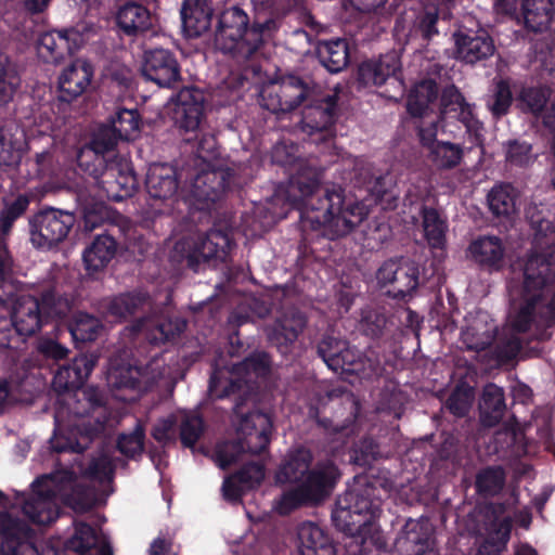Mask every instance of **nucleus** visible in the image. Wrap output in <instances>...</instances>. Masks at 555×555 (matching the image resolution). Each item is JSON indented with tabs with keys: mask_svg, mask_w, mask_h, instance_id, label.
<instances>
[{
	"mask_svg": "<svg viewBox=\"0 0 555 555\" xmlns=\"http://www.w3.org/2000/svg\"><path fill=\"white\" fill-rule=\"evenodd\" d=\"M218 377L209 378V391L218 399L234 396L233 423L236 439L223 440L215 448V459L219 467L227 469L244 454H261L267 451L273 428L268 413L256 408L257 393L242 379H229L221 391Z\"/></svg>",
	"mask_w": 555,
	"mask_h": 555,
	"instance_id": "obj_3",
	"label": "nucleus"
},
{
	"mask_svg": "<svg viewBox=\"0 0 555 555\" xmlns=\"http://www.w3.org/2000/svg\"><path fill=\"white\" fill-rule=\"evenodd\" d=\"M31 197L26 194H17L12 197H3L0 208V233L3 236L11 234L14 223L28 210Z\"/></svg>",
	"mask_w": 555,
	"mask_h": 555,
	"instance_id": "obj_47",
	"label": "nucleus"
},
{
	"mask_svg": "<svg viewBox=\"0 0 555 555\" xmlns=\"http://www.w3.org/2000/svg\"><path fill=\"white\" fill-rule=\"evenodd\" d=\"M308 92V86L300 77L289 76L287 80L280 86L276 105H267V108L272 112L294 111L307 100Z\"/></svg>",
	"mask_w": 555,
	"mask_h": 555,
	"instance_id": "obj_43",
	"label": "nucleus"
},
{
	"mask_svg": "<svg viewBox=\"0 0 555 555\" xmlns=\"http://www.w3.org/2000/svg\"><path fill=\"white\" fill-rule=\"evenodd\" d=\"M340 477L339 467L333 460L327 459L317 462L302 483L314 499V502L318 503L332 493Z\"/></svg>",
	"mask_w": 555,
	"mask_h": 555,
	"instance_id": "obj_29",
	"label": "nucleus"
},
{
	"mask_svg": "<svg viewBox=\"0 0 555 555\" xmlns=\"http://www.w3.org/2000/svg\"><path fill=\"white\" fill-rule=\"evenodd\" d=\"M152 326L151 340L164 344L180 336L186 327V321L180 318H159Z\"/></svg>",
	"mask_w": 555,
	"mask_h": 555,
	"instance_id": "obj_60",
	"label": "nucleus"
},
{
	"mask_svg": "<svg viewBox=\"0 0 555 555\" xmlns=\"http://www.w3.org/2000/svg\"><path fill=\"white\" fill-rule=\"evenodd\" d=\"M75 222L73 212L44 207L28 220L30 242L36 248L52 249L66 240Z\"/></svg>",
	"mask_w": 555,
	"mask_h": 555,
	"instance_id": "obj_10",
	"label": "nucleus"
},
{
	"mask_svg": "<svg viewBox=\"0 0 555 555\" xmlns=\"http://www.w3.org/2000/svg\"><path fill=\"white\" fill-rule=\"evenodd\" d=\"M102 328L99 318L83 311L75 312L67 323V330L75 343L94 341Z\"/></svg>",
	"mask_w": 555,
	"mask_h": 555,
	"instance_id": "obj_45",
	"label": "nucleus"
},
{
	"mask_svg": "<svg viewBox=\"0 0 555 555\" xmlns=\"http://www.w3.org/2000/svg\"><path fill=\"white\" fill-rule=\"evenodd\" d=\"M317 353L334 372L360 370L361 353L349 341L332 333H325L317 345Z\"/></svg>",
	"mask_w": 555,
	"mask_h": 555,
	"instance_id": "obj_19",
	"label": "nucleus"
},
{
	"mask_svg": "<svg viewBox=\"0 0 555 555\" xmlns=\"http://www.w3.org/2000/svg\"><path fill=\"white\" fill-rule=\"evenodd\" d=\"M212 14L210 0H184L181 20L185 35L190 38H197L209 30Z\"/></svg>",
	"mask_w": 555,
	"mask_h": 555,
	"instance_id": "obj_32",
	"label": "nucleus"
},
{
	"mask_svg": "<svg viewBox=\"0 0 555 555\" xmlns=\"http://www.w3.org/2000/svg\"><path fill=\"white\" fill-rule=\"evenodd\" d=\"M507 330L498 333L494 356L503 363L516 359L525 334L535 324L555 325V228L541 222L531 248L514 264Z\"/></svg>",
	"mask_w": 555,
	"mask_h": 555,
	"instance_id": "obj_1",
	"label": "nucleus"
},
{
	"mask_svg": "<svg viewBox=\"0 0 555 555\" xmlns=\"http://www.w3.org/2000/svg\"><path fill=\"white\" fill-rule=\"evenodd\" d=\"M23 143L9 129L0 128V167L15 170L22 159Z\"/></svg>",
	"mask_w": 555,
	"mask_h": 555,
	"instance_id": "obj_57",
	"label": "nucleus"
},
{
	"mask_svg": "<svg viewBox=\"0 0 555 555\" xmlns=\"http://www.w3.org/2000/svg\"><path fill=\"white\" fill-rule=\"evenodd\" d=\"M117 251V242L111 234L103 233L94 237L85 249L82 260L89 273L100 272L107 267Z\"/></svg>",
	"mask_w": 555,
	"mask_h": 555,
	"instance_id": "obj_38",
	"label": "nucleus"
},
{
	"mask_svg": "<svg viewBox=\"0 0 555 555\" xmlns=\"http://www.w3.org/2000/svg\"><path fill=\"white\" fill-rule=\"evenodd\" d=\"M456 60L475 65L487 61L495 52L493 38L486 30L455 31L453 34Z\"/></svg>",
	"mask_w": 555,
	"mask_h": 555,
	"instance_id": "obj_24",
	"label": "nucleus"
},
{
	"mask_svg": "<svg viewBox=\"0 0 555 555\" xmlns=\"http://www.w3.org/2000/svg\"><path fill=\"white\" fill-rule=\"evenodd\" d=\"M172 100L171 119L175 127L184 137L196 134L205 118L206 96L203 90L194 86L183 87Z\"/></svg>",
	"mask_w": 555,
	"mask_h": 555,
	"instance_id": "obj_14",
	"label": "nucleus"
},
{
	"mask_svg": "<svg viewBox=\"0 0 555 555\" xmlns=\"http://www.w3.org/2000/svg\"><path fill=\"white\" fill-rule=\"evenodd\" d=\"M354 486L340 495L332 512L335 528L350 537H363L382 513V501L376 495V488L365 478L357 477Z\"/></svg>",
	"mask_w": 555,
	"mask_h": 555,
	"instance_id": "obj_7",
	"label": "nucleus"
},
{
	"mask_svg": "<svg viewBox=\"0 0 555 555\" xmlns=\"http://www.w3.org/2000/svg\"><path fill=\"white\" fill-rule=\"evenodd\" d=\"M431 529L427 520H406L398 545L404 555H431L433 539Z\"/></svg>",
	"mask_w": 555,
	"mask_h": 555,
	"instance_id": "obj_31",
	"label": "nucleus"
},
{
	"mask_svg": "<svg viewBox=\"0 0 555 555\" xmlns=\"http://www.w3.org/2000/svg\"><path fill=\"white\" fill-rule=\"evenodd\" d=\"M496 336L498 326L495 324L476 321L462 332V341L468 350L479 352L492 346Z\"/></svg>",
	"mask_w": 555,
	"mask_h": 555,
	"instance_id": "obj_51",
	"label": "nucleus"
},
{
	"mask_svg": "<svg viewBox=\"0 0 555 555\" xmlns=\"http://www.w3.org/2000/svg\"><path fill=\"white\" fill-rule=\"evenodd\" d=\"M189 251L185 255L186 267L194 272H198L202 263L210 260L224 261L231 248V238L229 234L219 229H210L202 234L189 245Z\"/></svg>",
	"mask_w": 555,
	"mask_h": 555,
	"instance_id": "obj_18",
	"label": "nucleus"
},
{
	"mask_svg": "<svg viewBox=\"0 0 555 555\" xmlns=\"http://www.w3.org/2000/svg\"><path fill=\"white\" fill-rule=\"evenodd\" d=\"M308 324L305 312L297 308L285 310L268 330V339L282 354H287Z\"/></svg>",
	"mask_w": 555,
	"mask_h": 555,
	"instance_id": "obj_23",
	"label": "nucleus"
},
{
	"mask_svg": "<svg viewBox=\"0 0 555 555\" xmlns=\"http://www.w3.org/2000/svg\"><path fill=\"white\" fill-rule=\"evenodd\" d=\"M93 74V66L88 61H73L59 77V100L70 103L80 96L91 85Z\"/></svg>",
	"mask_w": 555,
	"mask_h": 555,
	"instance_id": "obj_25",
	"label": "nucleus"
},
{
	"mask_svg": "<svg viewBox=\"0 0 555 555\" xmlns=\"http://www.w3.org/2000/svg\"><path fill=\"white\" fill-rule=\"evenodd\" d=\"M53 483L52 475H42L31 483L33 495L22 506L23 514L31 524L47 526L59 517L57 490Z\"/></svg>",
	"mask_w": 555,
	"mask_h": 555,
	"instance_id": "obj_15",
	"label": "nucleus"
},
{
	"mask_svg": "<svg viewBox=\"0 0 555 555\" xmlns=\"http://www.w3.org/2000/svg\"><path fill=\"white\" fill-rule=\"evenodd\" d=\"M82 395L83 403L78 399L68 408L69 413L77 420L68 424L65 433L55 417V429L50 439V447L56 453H82L106 429L109 414L102 399L90 391H83Z\"/></svg>",
	"mask_w": 555,
	"mask_h": 555,
	"instance_id": "obj_5",
	"label": "nucleus"
},
{
	"mask_svg": "<svg viewBox=\"0 0 555 555\" xmlns=\"http://www.w3.org/2000/svg\"><path fill=\"white\" fill-rule=\"evenodd\" d=\"M162 376L159 360L156 358L150 360L145 365L131 363L121 358H111L106 380L111 389L115 391V397L122 399L118 391H147L157 384Z\"/></svg>",
	"mask_w": 555,
	"mask_h": 555,
	"instance_id": "obj_9",
	"label": "nucleus"
},
{
	"mask_svg": "<svg viewBox=\"0 0 555 555\" xmlns=\"http://www.w3.org/2000/svg\"><path fill=\"white\" fill-rule=\"evenodd\" d=\"M141 117L135 108L118 107L109 117L108 125L124 140L130 141L140 129Z\"/></svg>",
	"mask_w": 555,
	"mask_h": 555,
	"instance_id": "obj_55",
	"label": "nucleus"
},
{
	"mask_svg": "<svg viewBox=\"0 0 555 555\" xmlns=\"http://www.w3.org/2000/svg\"><path fill=\"white\" fill-rule=\"evenodd\" d=\"M453 120L461 122L465 127L472 147L483 149L485 125L477 116L476 104L467 102L460 89L454 85L442 90L438 119L431 120L428 124L421 121L417 126V138L421 145L429 152L440 141L437 139L439 126L441 131L446 133L449 124Z\"/></svg>",
	"mask_w": 555,
	"mask_h": 555,
	"instance_id": "obj_6",
	"label": "nucleus"
},
{
	"mask_svg": "<svg viewBox=\"0 0 555 555\" xmlns=\"http://www.w3.org/2000/svg\"><path fill=\"white\" fill-rule=\"evenodd\" d=\"M505 483L506 472L503 466H487L476 474L475 490L480 496L490 499L501 494Z\"/></svg>",
	"mask_w": 555,
	"mask_h": 555,
	"instance_id": "obj_48",
	"label": "nucleus"
},
{
	"mask_svg": "<svg viewBox=\"0 0 555 555\" xmlns=\"http://www.w3.org/2000/svg\"><path fill=\"white\" fill-rule=\"evenodd\" d=\"M181 176L173 165L155 163L150 165L145 188L151 198L166 201L172 198L179 189Z\"/></svg>",
	"mask_w": 555,
	"mask_h": 555,
	"instance_id": "obj_28",
	"label": "nucleus"
},
{
	"mask_svg": "<svg viewBox=\"0 0 555 555\" xmlns=\"http://www.w3.org/2000/svg\"><path fill=\"white\" fill-rule=\"evenodd\" d=\"M313 461L312 452L304 447L291 451L276 473L280 483L302 482L308 475Z\"/></svg>",
	"mask_w": 555,
	"mask_h": 555,
	"instance_id": "obj_39",
	"label": "nucleus"
},
{
	"mask_svg": "<svg viewBox=\"0 0 555 555\" xmlns=\"http://www.w3.org/2000/svg\"><path fill=\"white\" fill-rule=\"evenodd\" d=\"M320 180L315 168L300 167L289 177L284 198L291 208L299 210L302 231L322 230L330 240L346 236L367 217V206L339 185L322 188Z\"/></svg>",
	"mask_w": 555,
	"mask_h": 555,
	"instance_id": "obj_2",
	"label": "nucleus"
},
{
	"mask_svg": "<svg viewBox=\"0 0 555 555\" xmlns=\"http://www.w3.org/2000/svg\"><path fill=\"white\" fill-rule=\"evenodd\" d=\"M474 389L468 385H457L444 402L446 410L457 418L465 417L474 402Z\"/></svg>",
	"mask_w": 555,
	"mask_h": 555,
	"instance_id": "obj_59",
	"label": "nucleus"
},
{
	"mask_svg": "<svg viewBox=\"0 0 555 555\" xmlns=\"http://www.w3.org/2000/svg\"><path fill=\"white\" fill-rule=\"evenodd\" d=\"M13 273V259L4 243L0 241V302L8 301L20 285Z\"/></svg>",
	"mask_w": 555,
	"mask_h": 555,
	"instance_id": "obj_58",
	"label": "nucleus"
},
{
	"mask_svg": "<svg viewBox=\"0 0 555 555\" xmlns=\"http://www.w3.org/2000/svg\"><path fill=\"white\" fill-rule=\"evenodd\" d=\"M400 73V59L396 52H390L378 59L363 61L358 68V81L364 87H380L388 79L398 80Z\"/></svg>",
	"mask_w": 555,
	"mask_h": 555,
	"instance_id": "obj_27",
	"label": "nucleus"
},
{
	"mask_svg": "<svg viewBox=\"0 0 555 555\" xmlns=\"http://www.w3.org/2000/svg\"><path fill=\"white\" fill-rule=\"evenodd\" d=\"M315 55L328 73L338 74L350 62L349 43L345 38L319 40L315 46Z\"/></svg>",
	"mask_w": 555,
	"mask_h": 555,
	"instance_id": "obj_35",
	"label": "nucleus"
},
{
	"mask_svg": "<svg viewBox=\"0 0 555 555\" xmlns=\"http://www.w3.org/2000/svg\"><path fill=\"white\" fill-rule=\"evenodd\" d=\"M422 227L424 237L430 248L441 249L446 245L447 220L435 207L423 205L421 207Z\"/></svg>",
	"mask_w": 555,
	"mask_h": 555,
	"instance_id": "obj_44",
	"label": "nucleus"
},
{
	"mask_svg": "<svg viewBox=\"0 0 555 555\" xmlns=\"http://www.w3.org/2000/svg\"><path fill=\"white\" fill-rule=\"evenodd\" d=\"M35 350L38 359L47 364H59V362L65 360L69 353L67 347L46 336H41L37 339Z\"/></svg>",
	"mask_w": 555,
	"mask_h": 555,
	"instance_id": "obj_62",
	"label": "nucleus"
},
{
	"mask_svg": "<svg viewBox=\"0 0 555 555\" xmlns=\"http://www.w3.org/2000/svg\"><path fill=\"white\" fill-rule=\"evenodd\" d=\"M551 95L552 90L546 86L522 87L516 96L517 107L538 117L544 112Z\"/></svg>",
	"mask_w": 555,
	"mask_h": 555,
	"instance_id": "obj_52",
	"label": "nucleus"
},
{
	"mask_svg": "<svg viewBox=\"0 0 555 555\" xmlns=\"http://www.w3.org/2000/svg\"><path fill=\"white\" fill-rule=\"evenodd\" d=\"M233 177V169L229 167L206 164L191 178L190 197L199 210H209L230 189Z\"/></svg>",
	"mask_w": 555,
	"mask_h": 555,
	"instance_id": "obj_11",
	"label": "nucleus"
},
{
	"mask_svg": "<svg viewBox=\"0 0 555 555\" xmlns=\"http://www.w3.org/2000/svg\"><path fill=\"white\" fill-rule=\"evenodd\" d=\"M506 166L511 168H528L537 160L531 143L522 139H509L503 143Z\"/></svg>",
	"mask_w": 555,
	"mask_h": 555,
	"instance_id": "obj_53",
	"label": "nucleus"
},
{
	"mask_svg": "<svg viewBox=\"0 0 555 555\" xmlns=\"http://www.w3.org/2000/svg\"><path fill=\"white\" fill-rule=\"evenodd\" d=\"M78 166L91 176L96 185L113 202L131 197L139 188V180L131 168H122L115 163H106L104 157H95V163H85V153L77 154Z\"/></svg>",
	"mask_w": 555,
	"mask_h": 555,
	"instance_id": "obj_8",
	"label": "nucleus"
},
{
	"mask_svg": "<svg viewBox=\"0 0 555 555\" xmlns=\"http://www.w3.org/2000/svg\"><path fill=\"white\" fill-rule=\"evenodd\" d=\"M439 95L438 83L434 79H423L410 90L406 99V111L412 117L422 118L427 114L430 104Z\"/></svg>",
	"mask_w": 555,
	"mask_h": 555,
	"instance_id": "obj_42",
	"label": "nucleus"
},
{
	"mask_svg": "<svg viewBox=\"0 0 555 555\" xmlns=\"http://www.w3.org/2000/svg\"><path fill=\"white\" fill-rule=\"evenodd\" d=\"M376 279L380 286H389L388 296L403 300L420 285V266L404 257L389 259L377 270Z\"/></svg>",
	"mask_w": 555,
	"mask_h": 555,
	"instance_id": "obj_12",
	"label": "nucleus"
},
{
	"mask_svg": "<svg viewBox=\"0 0 555 555\" xmlns=\"http://www.w3.org/2000/svg\"><path fill=\"white\" fill-rule=\"evenodd\" d=\"M98 361L93 354H79L73 361L59 367L53 377V387L59 393L79 390L92 373Z\"/></svg>",
	"mask_w": 555,
	"mask_h": 555,
	"instance_id": "obj_26",
	"label": "nucleus"
},
{
	"mask_svg": "<svg viewBox=\"0 0 555 555\" xmlns=\"http://www.w3.org/2000/svg\"><path fill=\"white\" fill-rule=\"evenodd\" d=\"M83 43V37L75 28L50 30L40 35L37 42L39 57L46 63H60L73 55Z\"/></svg>",
	"mask_w": 555,
	"mask_h": 555,
	"instance_id": "obj_21",
	"label": "nucleus"
},
{
	"mask_svg": "<svg viewBox=\"0 0 555 555\" xmlns=\"http://www.w3.org/2000/svg\"><path fill=\"white\" fill-rule=\"evenodd\" d=\"M487 203L495 218L511 221L518 212L519 192L513 184L501 182L489 191Z\"/></svg>",
	"mask_w": 555,
	"mask_h": 555,
	"instance_id": "obj_37",
	"label": "nucleus"
},
{
	"mask_svg": "<svg viewBox=\"0 0 555 555\" xmlns=\"http://www.w3.org/2000/svg\"><path fill=\"white\" fill-rule=\"evenodd\" d=\"M300 555H336L333 539L317 524L305 521L298 527Z\"/></svg>",
	"mask_w": 555,
	"mask_h": 555,
	"instance_id": "obj_34",
	"label": "nucleus"
},
{
	"mask_svg": "<svg viewBox=\"0 0 555 555\" xmlns=\"http://www.w3.org/2000/svg\"><path fill=\"white\" fill-rule=\"evenodd\" d=\"M18 82L9 57L0 55V105H5L13 99Z\"/></svg>",
	"mask_w": 555,
	"mask_h": 555,
	"instance_id": "obj_63",
	"label": "nucleus"
},
{
	"mask_svg": "<svg viewBox=\"0 0 555 555\" xmlns=\"http://www.w3.org/2000/svg\"><path fill=\"white\" fill-rule=\"evenodd\" d=\"M474 260L489 272H500L505 267V248L501 238L482 236L469 245Z\"/></svg>",
	"mask_w": 555,
	"mask_h": 555,
	"instance_id": "obj_33",
	"label": "nucleus"
},
{
	"mask_svg": "<svg viewBox=\"0 0 555 555\" xmlns=\"http://www.w3.org/2000/svg\"><path fill=\"white\" fill-rule=\"evenodd\" d=\"M315 503L302 482L294 489L284 492L279 501L278 509L280 514H289L294 509L308 504Z\"/></svg>",
	"mask_w": 555,
	"mask_h": 555,
	"instance_id": "obj_64",
	"label": "nucleus"
},
{
	"mask_svg": "<svg viewBox=\"0 0 555 555\" xmlns=\"http://www.w3.org/2000/svg\"><path fill=\"white\" fill-rule=\"evenodd\" d=\"M338 117V95L326 94L312 99L302 111V129L309 134L323 133V138L333 137Z\"/></svg>",
	"mask_w": 555,
	"mask_h": 555,
	"instance_id": "obj_20",
	"label": "nucleus"
},
{
	"mask_svg": "<svg viewBox=\"0 0 555 555\" xmlns=\"http://www.w3.org/2000/svg\"><path fill=\"white\" fill-rule=\"evenodd\" d=\"M506 411L504 390L495 384L483 387L479 401L480 422L486 427L498 425Z\"/></svg>",
	"mask_w": 555,
	"mask_h": 555,
	"instance_id": "obj_41",
	"label": "nucleus"
},
{
	"mask_svg": "<svg viewBox=\"0 0 555 555\" xmlns=\"http://www.w3.org/2000/svg\"><path fill=\"white\" fill-rule=\"evenodd\" d=\"M553 7L551 0H521L519 14L525 28L534 34L547 30L553 18Z\"/></svg>",
	"mask_w": 555,
	"mask_h": 555,
	"instance_id": "obj_40",
	"label": "nucleus"
},
{
	"mask_svg": "<svg viewBox=\"0 0 555 555\" xmlns=\"http://www.w3.org/2000/svg\"><path fill=\"white\" fill-rule=\"evenodd\" d=\"M0 555H38L35 531L8 512L0 513Z\"/></svg>",
	"mask_w": 555,
	"mask_h": 555,
	"instance_id": "obj_17",
	"label": "nucleus"
},
{
	"mask_svg": "<svg viewBox=\"0 0 555 555\" xmlns=\"http://www.w3.org/2000/svg\"><path fill=\"white\" fill-rule=\"evenodd\" d=\"M145 446V427L137 421L131 433H121L117 436L116 449L126 457L134 460L141 456Z\"/></svg>",
	"mask_w": 555,
	"mask_h": 555,
	"instance_id": "obj_56",
	"label": "nucleus"
},
{
	"mask_svg": "<svg viewBox=\"0 0 555 555\" xmlns=\"http://www.w3.org/2000/svg\"><path fill=\"white\" fill-rule=\"evenodd\" d=\"M141 73L160 88H172L181 80V66L176 53L164 48L144 51Z\"/></svg>",
	"mask_w": 555,
	"mask_h": 555,
	"instance_id": "obj_16",
	"label": "nucleus"
},
{
	"mask_svg": "<svg viewBox=\"0 0 555 555\" xmlns=\"http://www.w3.org/2000/svg\"><path fill=\"white\" fill-rule=\"evenodd\" d=\"M199 130L195 133H190V137H185L184 141L191 143L193 140L192 152L195 154V164L198 162L207 163L209 158H215L218 155L217 139L211 133H201Z\"/></svg>",
	"mask_w": 555,
	"mask_h": 555,
	"instance_id": "obj_61",
	"label": "nucleus"
},
{
	"mask_svg": "<svg viewBox=\"0 0 555 555\" xmlns=\"http://www.w3.org/2000/svg\"><path fill=\"white\" fill-rule=\"evenodd\" d=\"M101 538L96 530L87 522H76L74 534L66 541L67 550L79 555H87L90 551L98 548Z\"/></svg>",
	"mask_w": 555,
	"mask_h": 555,
	"instance_id": "obj_54",
	"label": "nucleus"
},
{
	"mask_svg": "<svg viewBox=\"0 0 555 555\" xmlns=\"http://www.w3.org/2000/svg\"><path fill=\"white\" fill-rule=\"evenodd\" d=\"M116 23L124 35L139 36L152 28L153 17L146 7L129 1L118 10Z\"/></svg>",
	"mask_w": 555,
	"mask_h": 555,
	"instance_id": "obj_36",
	"label": "nucleus"
},
{
	"mask_svg": "<svg viewBox=\"0 0 555 555\" xmlns=\"http://www.w3.org/2000/svg\"><path fill=\"white\" fill-rule=\"evenodd\" d=\"M275 29L272 18L250 22L241 7H227L218 15L215 47L237 62H246L263 46L264 34Z\"/></svg>",
	"mask_w": 555,
	"mask_h": 555,
	"instance_id": "obj_4",
	"label": "nucleus"
},
{
	"mask_svg": "<svg viewBox=\"0 0 555 555\" xmlns=\"http://www.w3.org/2000/svg\"><path fill=\"white\" fill-rule=\"evenodd\" d=\"M119 141H124L108 124L101 125L93 133L88 152L85 153V163H95V157H104L105 153L116 149Z\"/></svg>",
	"mask_w": 555,
	"mask_h": 555,
	"instance_id": "obj_50",
	"label": "nucleus"
},
{
	"mask_svg": "<svg viewBox=\"0 0 555 555\" xmlns=\"http://www.w3.org/2000/svg\"><path fill=\"white\" fill-rule=\"evenodd\" d=\"M464 146L450 141H439L428 152L427 156L438 170H453L457 168L464 158Z\"/></svg>",
	"mask_w": 555,
	"mask_h": 555,
	"instance_id": "obj_49",
	"label": "nucleus"
},
{
	"mask_svg": "<svg viewBox=\"0 0 555 555\" xmlns=\"http://www.w3.org/2000/svg\"><path fill=\"white\" fill-rule=\"evenodd\" d=\"M0 307L10 311L15 331L21 337H31L48 324L35 293L23 289L22 283L8 301L0 302Z\"/></svg>",
	"mask_w": 555,
	"mask_h": 555,
	"instance_id": "obj_13",
	"label": "nucleus"
},
{
	"mask_svg": "<svg viewBox=\"0 0 555 555\" xmlns=\"http://www.w3.org/2000/svg\"><path fill=\"white\" fill-rule=\"evenodd\" d=\"M514 102L509 80L500 78L493 81V87L486 99V107L495 121L506 116Z\"/></svg>",
	"mask_w": 555,
	"mask_h": 555,
	"instance_id": "obj_46",
	"label": "nucleus"
},
{
	"mask_svg": "<svg viewBox=\"0 0 555 555\" xmlns=\"http://www.w3.org/2000/svg\"><path fill=\"white\" fill-rule=\"evenodd\" d=\"M151 298L147 293L127 292L102 298L96 304L98 313L108 322L122 323L150 306Z\"/></svg>",
	"mask_w": 555,
	"mask_h": 555,
	"instance_id": "obj_22",
	"label": "nucleus"
},
{
	"mask_svg": "<svg viewBox=\"0 0 555 555\" xmlns=\"http://www.w3.org/2000/svg\"><path fill=\"white\" fill-rule=\"evenodd\" d=\"M47 320L60 321L68 317L74 308V297L56 284H49L34 291Z\"/></svg>",
	"mask_w": 555,
	"mask_h": 555,
	"instance_id": "obj_30",
	"label": "nucleus"
}]
</instances>
